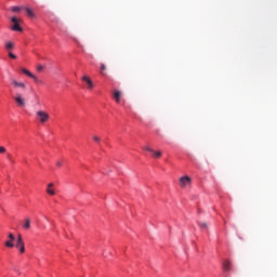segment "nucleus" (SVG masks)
Returning a JSON list of instances; mask_svg holds the SVG:
<instances>
[{
  "label": "nucleus",
  "mask_w": 277,
  "mask_h": 277,
  "mask_svg": "<svg viewBox=\"0 0 277 277\" xmlns=\"http://www.w3.org/2000/svg\"><path fill=\"white\" fill-rule=\"evenodd\" d=\"M36 117L39 120V122H41V124L49 122V119L51 118V116H49L48 113L44 110H38L36 113Z\"/></svg>",
  "instance_id": "f257e3e1"
},
{
  "label": "nucleus",
  "mask_w": 277,
  "mask_h": 277,
  "mask_svg": "<svg viewBox=\"0 0 277 277\" xmlns=\"http://www.w3.org/2000/svg\"><path fill=\"white\" fill-rule=\"evenodd\" d=\"M11 23H13L11 30L12 31H23V27H21L22 21L15 16L11 17Z\"/></svg>",
  "instance_id": "f03ea898"
},
{
  "label": "nucleus",
  "mask_w": 277,
  "mask_h": 277,
  "mask_svg": "<svg viewBox=\"0 0 277 277\" xmlns=\"http://www.w3.org/2000/svg\"><path fill=\"white\" fill-rule=\"evenodd\" d=\"M187 185H192V177L185 175L182 176L180 179V187H182L183 189H185V187H187Z\"/></svg>",
  "instance_id": "7ed1b4c3"
},
{
  "label": "nucleus",
  "mask_w": 277,
  "mask_h": 277,
  "mask_svg": "<svg viewBox=\"0 0 277 277\" xmlns=\"http://www.w3.org/2000/svg\"><path fill=\"white\" fill-rule=\"evenodd\" d=\"M16 248H19L21 254L25 252V242H23V236L21 235L17 237Z\"/></svg>",
  "instance_id": "20e7f679"
},
{
  "label": "nucleus",
  "mask_w": 277,
  "mask_h": 277,
  "mask_svg": "<svg viewBox=\"0 0 277 277\" xmlns=\"http://www.w3.org/2000/svg\"><path fill=\"white\" fill-rule=\"evenodd\" d=\"M14 101L18 105V107H25V98H23V95H21L19 93L16 94Z\"/></svg>",
  "instance_id": "39448f33"
},
{
  "label": "nucleus",
  "mask_w": 277,
  "mask_h": 277,
  "mask_svg": "<svg viewBox=\"0 0 277 277\" xmlns=\"http://www.w3.org/2000/svg\"><path fill=\"white\" fill-rule=\"evenodd\" d=\"M11 83L12 85H14V88H21L22 90H27V85L24 82L16 81V79H12Z\"/></svg>",
  "instance_id": "423d86ee"
},
{
  "label": "nucleus",
  "mask_w": 277,
  "mask_h": 277,
  "mask_svg": "<svg viewBox=\"0 0 277 277\" xmlns=\"http://www.w3.org/2000/svg\"><path fill=\"white\" fill-rule=\"evenodd\" d=\"M82 81H84V83H87L88 90H92L94 88V82H92V79H90V77L83 76Z\"/></svg>",
  "instance_id": "0eeeda50"
},
{
  "label": "nucleus",
  "mask_w": 277,
  "mask_h": 277,
  "mask_svg": "<svg viewBox=\"0 0 277 277\" xmlns=\"http://www.w3.org/2000/svg\"><path fill=\"white\" fill-rule=\"evenodd\" d=\"M53 183L48 184L47 194H49V196H55V189H53Z\"/></svg>",
  "instance_id": "6e6552de"
},
{
  "label": "nucleus",
  "mask_w": 277,
  "mask_h": 277,
  "mask_svg": "<svg viewBox=\"0 0 277 277\" xmlns=\"http://www.w3.org/2000/svg\"><path fill=\"white\" fill-rule=\"evenodd\" d=\"M22 72H24V75H27V77H30V79H34V81H38V77H36L34 74H31V71H29L27 69H22Z\"/></svg>",
  "instance_id": "1a4fd4ad"
},
{
  "label": "nucleus",
  "mask_w": 277,
  "mask_h": 277,
  "mask_svg": "<svg viewBox=\"0 0 277 277\" xmlns=\"http://www.w3.org/2000/svg\"><path fill=\"white\" fill-rule=\"evenodd\" d=\"M23 228H25V230H29V228H31V220H29V217L25 219V222L23 224Z\"/></svg>",
  "instance_id": "9d476101"
},
{
  "label": "nucleus",
  "mask_w": 277,
  "mask_h": 277,
  "mask_svg": "<svg viewBox=\"0 0 277 277\" xmlns=\"http://www.w3.org/2000/svg\"><path fill=\"white\" fill-rule=\"evenodd\" d=\"M198 226L201 230H208L209 229V223L208 222H198Z\"/></svg>",
  "instance_id": "9b49d317"
},
{
  "label": "nucleus",
  "mask_w": 277,
  "mask_h": 277,
  "mask_svg": "<svg viewBox=\"0 0 277 277\" xmlns=\"http://www.w3.org/2000/svg\"><path fill=\"white\" fill-rule=\"evenodd\" d=\"M121 96H122V92H120V91L114 92V98H115L116 103H120Z\"/></svg>",
  "instance_id": "f8f14e48"
},
{
  "label": "nucleus",
  "mask_w": 277,
  "mask_h": 277,
  "mask_svg": "<svg viewBox=\"0 0 277 277\" xmlns=\"http://www.w3.org/2000/svg\"><path fill=\"white\" fill-rule=\"evenodd\" d=\"M4 47H5L6 51H12V49H14V42L8 41V42H5Z\"/></svg>",
  "instance_id": "ddd939ff"
},
{
  "label": "nucleus",
  "mask_w": 277,
  "mask_h": 277,
  "mask_svg": "<svg viewBox=\"0 0 277 277\" xmlns=\"http://www.w3.org/2000/svg\"><path fill=\"white\" fill-rule=\"evenodd\" d=\"M223 272H230V263L228 261L223 263Z\"/></svg>",
  "instance_id": "4468645a"
},
{
  "label": "nucleus",
  "mask_w": 277,
  "mask_h": 277,
  "mask_svg": "<svg viewBox=\"0 0 277 277\" xmlns=\"http://www.w3.org/2000/svg\"><path fill=\"white\" fill-rule=\"evenodd\" d=\"M151 154H153V157H155V159H160V157L162 155L161 151H155V150H153Z\"/></svg>",
  "instance_id": "2eb2a0df"
},
{
  "label": "nucleus",
  "mask_w": 277,
  "mask_h": 277,
  "mask_svg": "<svg viewBox=\"0 0 277 277\" xmlns=\"http://www.w3.org/2000/svg\"><path fill=\"white\" fill-rule=\"evenodd\" d=\"M26 12L28 14V16H30L31 18H34V16H36V14H34V11H31V9L26 8Z\"/></svg>",
  "instance_id": "dca6fc26"
},
{
  "label": "nucleus",
  "mask_w": 277,
  "mask_h": 277,
  "mask_svg": "<svg viewBox=\"0 0 277 277\" xmlns=\"http://www.w3.org/2000/svg\"><path fill=\"white\" fill-rule=\"evenodd\" d=\"M13 240H9V241H5L4 246L6 248H14V243L12 242Z\"/></svg>",
  "instance_id": "f3484780"
},
{
  "label": "nucleus",
  "mask_w": 277,
  "mask_h": 277,
  "mask_svg": "<svg viewBox=\"0 0 277 277\" xmlns=\"http://www.w3.org/2000/svg\"><path fill=\"white\" fill-rule=\"evenodd\" d=\"M93 142H96V144H101V136H93Z\"/></svg>",
  "instance_id": "a211bd4d"
},
{
  "label": "nucleus",
  "mask_w": 277,
  "mask_h": 277,
  "mask_svg": "<svg viewBox=\"0 0 277 277\" xmlns=\"http://www.w3.org/2000/svg\"><path fill=\"white\" fill-rule=\"evenodd\" d=\"M37 70L38 72H42V70H44V65H38Z\"/></svg>",
  "instance_id": "6ab92c4d"
},
{
  "label": "nucleus",
  "mask_w": 277,
  "mask_h": 277,
  "mask_svg": "<svg viewBox=\"0 0 277 277\" xmlns=\"http://www.w3.org/2000/svg\"><path fill=\"white\" fill-rule=\"evenodd\" d=\"M11 11H12V12H21V9H19V6H13V8L11 9Z\"/></svg>",
  "instance_id": "aec40b11"
},
{
  "label": "nucleus",
  "mask_w": 277,
  "mask_h": 277,
  "mask_svg": "<svg viewBox=\"0 0 277 277\" xmlns=\"http://www.w3.org/2000/svg\"><path fill=\"white\" fill-rule=\"evenodd\" d=\"M9 57H11V60H16V54L9 52Z\"/></svg>",
  "instance_id": "412c9836"
},
{
  "label": "nucleus",
  "mask_w": 277,
  "mask_h": 277,
  "mask_svg": "<svg viewBox=\"0 0 277 277\" xmlns=\"http://www.w3.org/2000/svg\"><path fill=\"white\" fill-rule=\"evenodd\" d=\"M10 241H14L16 238L13 236V234H9Z\"/></svg>",
  "instance_id": "4be33fe9"
},
{
  "label": "nucleus",
  "mask_w": 277,
  "mask_h": 277,
  "mask_svg": "<svg viewBox=\"0 0 277 277\" xmlns=\"http://www.w3.org/2000/svg\"><path fill=\"white\" fill-rule=\"evenodd\" d=\"M101 70L103 71V70H107V66H105V64H101Z\"/></svg>",
  "instance_id": "5701e85b"
},
{
  "label": "nucleus",
  "mask_w": 277,
  "mask_h": 277,
  "mask_svg": "<svg viewBox=\"0 0 277 277\" xmlns=\"http://www.w3.org/2000/svg\"><path fill=\"white\" fill-rule=\"evenodd\" d=\"M144 150H147V153H153V148H150L148 146L144 147Z\"/></svg>",
  "instance_id": "b1692460"
},
{
  "label": "nucleus",
  "mask_w": 277,
  "mask_h": 277,
  "mask_svg": "<svg viewBox=\"0 0 277 277\" xmlns=\"http://www.w3.org/2000/svg\"><path fill=\"white\" fill-rule=\"evenodd\" d=\"M3 153H5V147L1 146L0 147V154L3 155Z\"/></svg>",
  "instance_id": "393cba45"
},
{
  "label": "nucleus",
  "mask_w": 277,
  "mask_h": 277,
  "mask_svg": "<svg viewBox=\"0 0 277 277\" xmlns=\"http://www.w3.org/2000/svg\"><path fill=\"white\" fill-rule=\"evenodd\" d=\"M56 166H57L58 168H62V162H61V161L56 162Z\"/></svg>",
  "instance_id": "a878e982"
},
{
  "label": "nucleus",
  "mask_w": 277,
  "mask_h": 277,
  "mask_svg": "<svg viewBox=\"0 0 277 277\" xmlns=\"http://www.w3.org/2000/svg\"><path fill=\"white\" fill-rule=\"evenodd\" d=\"M101 75L105 76V75H107V74H105L104 71H101Z\"/></svg>",
  "instance_id": "bb28decb"
},
{
  "label": "nucleus",
  "mask_w": 277,
  "mask_h": 277,
  "mask_svg": "<svg viewBox=\"0 0 277 277\" xmlns=\"http://www.w3.org/2000/svg\"><path fill=\"white\" fill-rule=\"evenodd\" d=\"M10 157H11V155L10 154H8V158L10 159Z\"/></svg>",
  "instance_id": "cd10ccee"
}]
</instances>
